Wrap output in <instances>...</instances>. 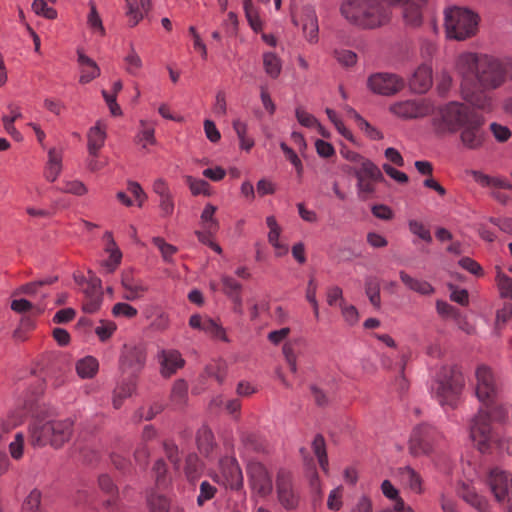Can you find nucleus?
<instances>
[{
	"label": "nucleus",
	"instance_id": "40",
	"mask_svg": "<svg viewBox=\"0 0 512 512\" xmlns=\"http://www.w3.org/2000/svg\"><path fill=\"white\" fill-rule=\"evenodd\" d=\"M125 62V70L128 74L137 76L139 75L142 67L143 62L141 57L136 52L134 45L130 44V50L129 53L124 57Z\"/></svg>",
	"mask_w": 512,
	"mask_h": 512
},
{
	"label": "nucleus",
	"instance_id": "58",
	"mask_svg": "<svg viewBox=\"0 0 512 512\" xmlns=\"http://www.w3.org/2000/svg\"><path fill=\"white\" fill-rule=\"evenodd\" d=\"M356 122L359 128L364 131L366 136L371 140H381L383 139V133L379 131L377 128L373 127L366 119H364L361 115H355Z\"/></svg>",
	"mask_w": 512,
	"mask_h": 512
},
{
	"label": "nucleus",
	"instance_id": "64",
	"mask_svg": "<svg viewBox=\"0 0 512 512\" xmlns=\"http://www.w3.org/2000/svg\"><path fill=\"white\" fill-rule=\"evenodd\" d=\"M90 12L88 14V25L90 28L97 30L101 35L105 34V29L102 24V20L100 18L99 13L97 12L96 5L94 2H90Z\"/></svg>",
	"mask_w": 512,
	"mask_h": 512
},
{
	"label": "nucleus",
	"instance_id": "19",
	"mask_svg": "<svg viewBox=\"0 0 512 512\" xmlns=\"http://www.w3.org/2000/svg\"><path fill=\"white\" fill-rule=\"evenodd\" d=\"M292 21L296 26L301 25L303 34L310 43L318 42V18L312 7H303L299 19L293 17Z\"/></svg>",
	"mask_w": 512,
	"mask_h": 512
},
{
	"label": "nucleus",
	"instance_id": "3",
	"mask_svg": "<svg viewBox=\"0 0 512 512\" xmlns=\"http://www.w3.org/2000/svg\"><path fill=\"white\" fill-rule=\"evenodd\" d=\"M340 11L350 24L361 29H376L391 19V11L382 0H345Z\"/></svg>",
	"mask_w": 512,
	"mask_h": 512
},
{
	"label": "nucleus",
	"instance_id": "48",
	"mask_svg": "<svg viewBox=\"0 0 512 512\" xmlns=\"http://www.w3.org/2000/svg\"><path fill=\"white\" fill-rule=\"evenodd\" d=\"M152 243L161 252L162 258L165 262L171 263L173 256L178 252V248L172 244H169L162 237H153Z\"/></svg>",
	"mask_w": 512,
	"mask_h": 512
},
{
	"label": "nucleus",
	"instance_id": "12",
	"mask_svg": "<svg viewBox=\"0 0 512 512\" xmlns=\"http://www.w3.org/2000/svg\"><path fill=\"white\" fill-rule=\"evenodd\" d=\"M146 363V351L143 345L125 344L119 358L120 370L123 374L136 375Z\"/></svg>",
	"mask_w": 512,
	"mask_h": 512
},
{
	"label": "nucleus",
	"instance_id": "24",
	"mask_svg": "<svg viewBox=\"0 0 512 512\" xmlns=\"http://www.w3.org/2000/svg\"><path fill=\"white\" fill-rule=\"evenodd\" d=\"M161 374L169 377L184 365V359L176 350H162L159 354Z\"/></svg>",
	"mask_w": 512,
	"mask_h": 512
},
{
	"label": "nucleus",
	"instance_id": "25",
	"mask_svg": "<svg viewBox=\"0 0 512 512\" xmlns=\"http://www.w3.org/2000/svg\"><path fill=\"white\" fill-rule=\"evenodd\" d=\"M107 138L105 126L99 122L91 127L87 133V149L90 156H99L100 150L105 144Z\"/></svg>",
	"mask_w": 512,
	"mask_h": 512
},
{
	"label": "nucleus",
	"instance_id": "53",
	"mask_svg": "<svg viewBox=\"0 0 512 512\" xmlns=\"http://www.w3.org/2000/svg\"><path fill=\"white\" fill-rule=\"evenodd\" d=\"M473 179L483 187H495L502 188L505 182V179L500 177H491L487 174H484L481 171H472Z\"/></svg>",
	"mask_w": 512,
	"mask_h": 512
},
{
	"label": "nucleus",
	"instance_id": "32",
	"mask_svg": "<svg viewBox=\"0 0 512 512\" xmlns=\"http://www.w3.org/2000/svg\"><path fill=\"white\" fill-rule=\"evenodd\" d=\"M263 68L267 76L277 79L282 72V60L274 52L263 53Z\"/></svg>",
	"mask_w": 512,
	"mask_h": 512
},
{
	"label": "nucleus",
	"instance_id": "51",
	"mask_svg": "<svg viewBox=\"0 0 512 512\" xmlns=\"http://www.w3.org/2000/svg\"><path fill=\"white\" fill-rule=\"evenodd\" d=\"M326 114L329 118V120L335 125L336 129L338 130V132L345 138L347 139L348 141L350 142H355V139H354V135L352 133L351 130H349L344 122L338 117L337 113L331 109V108H326Z\"/></svg>",
	"mask_w": 512,
	"mask_h": 512
},
{
	"label": "nucleus",
	"instance_id": "22",
	"mask_svg": "<svg viewBox=\"0 0 512 512\" xmlns=\"http://www.w3.org/2000/svg\"><path fill=\"white\" fill-rule=\"evenodd\" d=\"M432 69L428 65H420L409 80L410 88L418 94L426 93L432 86Z\"/></svg>",
	"mask_w": 512,
	"mask_h": 512
},
{
	"label": "nucleus",
	"instance_id": "16",
	"mask_svg": "<svg viewBox=\"0 0 512 512\" xmlns=\"http://www.w3.org/2000/svg\"><path fill=\"white\" fill-rule=\"evenodd\" d=\"M434 434L435 429L429 425L422 424L415 427L409 441L410 453L414 456L430 453Z\"/></svg>",
	"mask_w": 512,
	"mask_h": 512
},
{
	"label": "nucleus",
	"instance_id": "20",
	"mask_svg": "<svg viewBox=\"0 0 512 512\" xmlns=\"http://www.w3.org/2000/svg\"><path fill=\"white\" fill-rule=\"evenodd\" d=\"M457 491L458 495L478 512H491L492 506L489 500L479 494L473 485L462 482Z\"/></svg>",
	"mask_w": 512,
	"mask_h": 512
},
{
	"label": "nucleus",
	"instance_id": "33",
	"mask_svg": "<svg viewBox=\"0 0 512 512\" xmlns=\"http://www.w3.org/2000/svg\"><path fill=\"white\" fill-rule=\"evenodd\" d=\"M126 16L128 18V25L135 27L147 14L150 9H145L140 0H126Z\"/></svg>",
	"mask_w": 512,
	"mask_h": 512
},
{
	"label": "nucleus",
	"instance_id": "29",
	"mask_svg": "<svg viewBox=\"0 0 512 512\" xmlns=\"http://www.w3.org/2000/svg\"><path fill=\"white\" fill-rule=\"evenodd\" d=\"M75 370L81 379H92L99 370V362L93 356H85L75 363Z\"/></svg>",
	"mask_w": 512,
	"mask_h": 512
},
{
	"label": "nucleus",
	"instance_id": "7",
	"mask_svg": "<svg viewBox=\"0 0 512 512\" xmlns=\"http://www.w3.org/2000/svg\"><path fill=\"white\" fill-rule=\"evenodd\" d=\"M490 419V414L480 409L470 424V438L482 453L488 452L491 445L496 442V436L491 428Z\"/></svg>",
	"mask_w": 512,
	"mask_h": 512
},
{
	"label": "nucleus",
	"instance_id": "57",
	"mask_svg": "<svg viewBox=\"0 0 512 512\" xmlns=\"http://www.w3.org/2000/svg\"><path fill=\"white\" fill-rule=\"evenodd\" d=\"M197 444L199 449L208 454L213 446V434L207 427H202L197 432Z\"/></svg>",
	"mask_w": 512,
	"mask_h": 512
},
{
	"label": "nucleus",
	"instance_id": "38",
	"mask_svg": "<svg viewBox=\"0 0 512 512\" xmlns=\"http://www.w3.org/2000/svg\"><path fill=\"white\" fill-rule=\"evenodd\" d=\"M203 470V464L195 453H190L185 459L184 472L187 480L192 482L197 479Z\"/></svg>",
	"mask_w": 512,
	"mask_h": 512
},
{
	"label": "nucleus",
	"instance_id": "61",
	"mask_svg": "<svg viewBox=\"0 0 512 512\" xmlns=\"http://www.w3.org/2000/svg\"><path fill=\"white\" fill-rule=\"evenodd\" d=\"M242 442L245 446L253 451H262L264 444L259 435L252 432H243L241 435Z\"/></svg>",
	"mask_w": 512,
	"mask_h": 512
},
{
	"label": "nucleus",
	"instance_id": "54",
	"mask_svg": "<svg viewBox=\"0 0 512 512\" xmlns=\"http://www.w3.org/2000/svg\"><path fill=\"white\" fill-rule=\"evenodd\" d=\"M186 183L188 184L192 195H206L209 196L210 192V184L203 179H196L192 176H186Z\"/></svg>",
	"mask_w": 512,
	"mask_h": 512
},
{
	"label": "nucleus",
	"instance_id": "63",
	"mask_svg": "<svg viewBox=\"0 0 512 512\" xmlns=\"http://www.w3.org/2000/svg\"><path fill=\"white\" fill-rule=\"evenodd\" d=\"M334 56L344 67H352L357 63V54L351 50H335Z\"/></svg>",
	"mask_w": 512,
	"mask_h": 512
},
{
	"label": "nucleus",
	"instance_id": "62",
	"mask_svg": "<svg viewBox=\"0 0 512 512\" xmlns=\"http://www.w3.org/2000/svg\"><path fill=\"white\" fill-rule=\"evenodd\" d=\"M117 393L130 397L136 390V375L129 374L128 378H123L115 388Z\"/></svg>",
	"mask_w": 512,
	"mask_h": 512
},
{
	"label": "nucleus",
	"instance_id": "44",
	"mask_svg": "<svg viewBox=\"0 0 512 512\" xmlns=\"http://www.w3.org/2000/svg\"><path fill=\"white\" fill-rule=\"evenodd\" d=\"M365 292L371 304L379 308L381 304L380 282L376 277H368L365 280Z\"/></svg>",
	"mask_w": 512,
	"mask_h": 512
},
{
	"label": "nucleus",
	"instance_id": "26",
	"mask_svg": "<svg viewBox=\"0 0 512 512\" xmlns=\"http://www.w3.org/2000/svg\"><path fill=\"white\" fill-rule=\"evenodd\" d=\"M10 309L17 314L30 313L31 316L39 317L45 308L41 303H35L28 298L11 297Z\"/></svg>",
	"mask_w": 512,
	"mask_h": 512
},
{
	"label": "nucleus",
	"instance_id": "43",
	"mask_svg": "<svg viewBox=\"0 0 512 512\" xmlns=\"http://www.w3.org/2000/svg\"><path fill=\"white\" fill-rule=\"evenodd\" d=\"M99 488L109 496V499L106 501L108 506L115 504L116 498L118 495V489L114 484L113 480L108 474H102L98 478Z\"/></svg>",
	"mask_w": 512,
	"mask_h": 512
},
{
	"label": "nucleus",
	"instance_id": "31",
	"mask_svg": "<svg viewBox=\"0 0 512 512\" xmlns=\"http://www.w3.org/2000/svg\"><path fill=\"white\" fill-rule=\"evenodd\" d=\"M190 326L195 330L203 331L208 336L227 341L225 329L219 324V322H189Z\"/></svg>",
	"mask_w": 512,
	"mask_h": 512
},
{
	"label": "nucleus",
	"instance_id": "5",
	"mask_svg": "<svg viewBox=\"0 0 512 512\" xmlns=\"http://www.w3.org/2000/svg\"><path fill=\"white\" fill-rule=\"evenodd\" d=\"M465 385L466 380L459 366H444L437 373L431 385V393L442 407L455 409Z\"/></svg>",
	"mask_w": 512,
	"mask_h": 512
},
{
	"label": "nucleus",
	"instance_id": "47",
	"mask_svg": "<svg viewBox=\"0 0 512 512\" xmlns=\"http://www.w3.org/2000/svg\"><path fill=\"white\" fill-rule=\"evenodd\" d=\"M233 128L239 138L241 149L250 151L255 143L252 138L247 137V124L237 119L233 121Z\"/></svg>",
	"mask_w": 512,
	"mask_h": 512
},
{
	"label": "nucleus",
	"instance_id": "37",
	"mask_svg": "<svg viewBox=\"0 0 512 512\" xmlns=\"http://www.w3.org/2000/svg\"><path fill=\"white\" fill-rule=\"evenodd\" d=\"M105 236H107L109 238L110 245L113 248L107 249L110 252V256H109L108 260H106L102 263V266L106 269L107 273H113L121 263L122 252L120 251L119 248L116 247V243L112 237L111 232H106Z\"/></svg>",
	"mask_w": 512,
	"mask_h": 512
},
{
	"label": "nucleus",
	"instance_id": "45",
	"mask_svg": "<svg viewBox=\"0 0 512 512\" xmlns=\"http://www.w3.org/2000/svg\"><path fill=\"white\" fill-rule=\"evenodd\" d=\"M188 398V384L183 379H178L173 384L171 390V401L175 405L182 406L186 403Z\"/></svg>",
	"mask_w": 512,
	"mask_h": 512
},
{
	"label": "nucleus",
	"instance_id": "14",
	"mask_svg": "<svg viewBox=\"0 0 512 512\" xmlns=\"http://www.w3.org/2000/svg\"><path fill=\"white\" fill-rule=\"evenodd\" d=\"M487 484L498 502L512 498V477L499 468H493L488 475Z\"/></svg>",
	"mask_w": 512,
	"mask_h": 512
},
{
	"label": "nucleus",
	"instance_id": "42",
	"mask_svg": "<svg viewBox=\"0 0 512 512\" xmlns=\"http://www.w3.org/2000/svg\"><path fill=\"white\" fill-rule=\"evenodd\" d=\"M402 480L415 493L422 492V479L420 475L411 467L406 466L400 470Z\"/></svg>",
	"mask_w": 512,
	"mask_h": 512
},
{
	"label": "nucleus",
	"instance_id": "23",
	"mask_svg": "<svg viewBox=\"0 0 512 512\" xmlns=\"http://www.w3.org/2000/svg\"><path fill=\"white\" fill-rule=\"evenodd\" d=\"M425 107L415 100H406L393 104L390 111L403 119H414L425 115Z\"/></svg>",
	"mask_w": 512,
	"mask_h": 512
},
{
	"label": "nucleus",
	"instance_id": "13",
	"mask_svg": "<svg viewBox=\"0 0 512 512\" xmlns=\"http://www.w3.org/2000/svg\"><path fill=\"white\" fill-rule=\"evenodd\" d=\"M247 474L252 490L265 497L272 492L273 482L267 468L258 461H251L247 465Z\"/></svg>",
	"mask_w": 512,
	"mask_h": 512
},
{
	"label": "nucleus",
	"instance_id": "52",
	"mask_svg": "<svg viewBox=\"0 0 512 512\" xmlns=\"http://www.w3.org/2000/svg\"><path fill=\"white\" fill-rule=\"evenodd\" d=\"M22 512H44L41 508V492L33 489L24 500Z\"/></svg>",
	"mask_w": 512,
	"mask_h": 512
},
{
	"label": "nucleus",
	"instance_id": "41",
	"mask_svg": "<svg viewBox=\"0 0 512 512\" xmlns=\"http://www.w3.org/2000/svg\"><path fill=\"white\" fill-rule=\"evenodd\" d=\"M22 422V416L10 414L0 416V444L7 439L8 434Z\"/></svg>",
	"mask_w": 512,
	"mask_h": 512
},
{
	"label": "nucleus",
	"instance_id": "1",
	"mask_svg": "<svg viewBox=\"0 0 512 512\" xmlns=\"http://www.w3.org/2000/svg\"><path fill=\"white\" fill-rule=\"evenodd\" d=\"M485 124L486 119L481 112L457 101L438 107L431 117V127L436 136L459 133L461 145L472 151L482 149L488 140Z\"/></svg>",
	"mask_w": 512,
	"mask_h": 512
},
{
	"label": "nucleus",
	"instance_id": "60",
	"mask_svg": "<svg viewBox=\"0 0 512 512\" xmlns=\"http://www.w3.org/2000/svg\"><path fill=\"white\" fill-rule=\"evenodd\" d=\"M163 410V405L159 403H154L149 408L141 407L139 408L134 415V418L136 421L141 420H151L153 419L157 414H159Z\"/></svg>",
	"mask_w": 512,
	"mask_h": 512
},
{
	"label": "nucleus",
	"instance_id": "35",
	"mask_svg": "<svg viewBox=\"0 0 512 512\" xmlns=\"http://www.w3.org/2000/svg\"><path fill=\"white\" fill-rule=\"evenodd\" d=\"M222 291L233 300L235 304H241L242 285L231 276H222Z\"/></svg>",
	"mask_w": 512,
	"mask_h": 512
},
{
	"label": "nucleus",
	"instance_id": "30",
	"mask_svg": "<svg viewBox=\"0 0 512 512\" xmlns=\"http://www.w3.org/2000/svg\"><path fill=\"white\" fill-rule=\"evenodd\" d=\"M401 281L412 291L417 292L421 295H431L434 293L435 289L433 286L425 281L419 280L411 277L405 271H400L399 273Z\"/></svg>",
	"mask_w": 512,
	"mask_h": 512
},
{
	"label": "nucleus",
	"instance_id": "15",
	"mask_svg": "<svg viewBox=\"0 0 512 512\" xmlns=\"http://www.w3.org/2000/svg\"><path fill=\"white\" fill-rule=\"evenodd\" d=\"M434 434L435 429L429 425L422 424L415 427L409 441L410 453L414 456L430 453Z\"/></svg>",
	"mask_w": 512,
	"mask_h": 512
},
{
	"label": "nucleus",
	"instance_id": "6",
	"mask_svg": "<svg viewBox=\"0 0 512 512\" xmlns=\"http://www.w3.org/2000/svg\"><path fill=\"white\" fill-rule=\"evenodd\" d=\"M444 27L449 39L463 41L473 37L479 24V16L467 8L450 7L444 12Z\"/></svg>",
	"mask_w": 512,
	"mask_h": 512
},
{
	"label": "nucleus",
	"instance_id": "18",
	"mask_svg": "<svg viewBox=\"0 0 512 512\" xmlns=\"http://www.w3.org/2000/svg\"><path fill=\"white\" fill-rule=\"evenodd\" d=\"M427 0H402V17L404 25L410 29L419 28L423 23V8Z\"/></svg>",
	"mask_w": 512,
	"mask_h": 512
},
{
	"label": "nucleus",
	"instance_id": "4",
	"mask_svg": "<svg viewBox=\"0 0 512 512\" xmlns=\"http://www.w3.org/2000/svg\"><path fill=\"white\" fill-rule=\"evenodd\" d=\"M74 420L35 419L29 427V440L34 447L50 445L56 449L67 443L73 434Z\"/></svg>",
	"mask_w": 512,
	"mask_h": 512
},
{
	"label": "nucleus",
	"instance_id": "49",
	"mask_svg": "<svg viewBox=\"0 0 512 512\" xmlns=\"http://www.w3.org/2000/svg\"><path fill=\"white\" fill-rule=\"evenodd\" d=\"M148 505L150 512H169L170 509L169 499L157 493H151L148 496Z\"/></svg>",
	"mask_w": 512,
	"mask_h": 512
},
{
	"label": "nucleus",
	"instance_id": "36",
	"mask_svg": "<svg viewBox=\"0 0 512 512\" xmlns=\"http://www.w3.org/2000/svg\"><path fill=\"white\" fill-rule=\"evenodd\" d=\"M10 111V115H5L2 118L4 129L7 133H9L14 138L18 139L20 133L14 126V122L22 117V113L20 111V107L14 103H10L7 106Z\"/></svg>",
	"mask_w": 512,
	"mask_h": 512
},
{
	"label": "nucleus",
	"instance_id": "27",
	"mask_svg": "<svg viewBox=\"0 0 512 512\" xmlns=\"http://www.w3.org/2000/svg\"><path fill=\"white\" fill-rule=\"evenodd\" d=\"M78 62L81 65V75L79 78V82L82 84H87L100 76V68L97 63L86 56L82 51L78 50Z\"/></svg>",
	"mask_w": 512,
	"mask_h": 512
},
{
	"label": "nucleus",
	"instance_id": "34",
	"mask_svg": "<svg viewBox=\"0 0 512 512\" xmlns=\"http://www.w3.org/2000/svg\"><path fill=\"white\" fill-rule=\"evenodd\" d=\"M152 475L158 488H166L171 482L168 467L163 459H157L152 467Z\"/></svg>",
	"mask_w": 512,
	"mask_h": 512
},
{
	"label": "nucleus",
	"instance_id": "28",
	"mask_svg": "<svg viewBox=\"0 0 512 512\" xmlns=\"http://www.w3.org/2000/svg\"><path fill=\"white\" fill-rule=\"evenodd\" d=\"M121 284L127 291L125 298L128 300H134L147 291L145 286L134 279L132 270L122 272Z\"/></svg>",
	"mask_w": 512,
	"mask_h": 512
},
{
	"label": "nucleus",
	"instance_id": "46",
	"mask_svg": "<svg viewBox=\"0 0 512 512\" xmlns=\"http://www.w3.org/2000/svg\"><path fill=\"white\" fill-rule=\"evenodd\" d=\"M312 448L315 453V455L318 458V462L320 467L324 472H327L328 470V457L326 453V446H325V440L322 435L318 434L315 436Z\"/></svg>",
	"mask_w": 512,
	"mask_h": 512
},
{
	"label": "nucleus",
	"instance_id": "59",
	"mask_svg": "<svg viewBox=\"0 0 512 512\" xmlns=\"http://www.w3.org/2000/svg\"><path fill=\"white\" fill-rule=\"evenodd\" d=\"M32 10L46 19L53 20L57 17V11L48 6L47 0H34L32 3Z\"/></svg>",
	"mask_w": 512,
	"mask_h": 512
},
{
	"label": "nucleus",
	"instance_id": "55",
	"mask_svg": "<svg viewBox=\"0 0 512 512\" xmlns=\"http://www.w3.org/2000/svg\"><path fill=\"white\" fill-rule=\"evenodd\" d=\"M217 488L210 484L208 481H202L199 486V494L197 496V505L199 507L204 506L207 501H210L215 497Z\"/></svg>",
	"mask_w": 512,
	"mask_h": 512
},
{
	"label": "nucleus",
	"instance_id": "8",
	"mask_svg": "<svg viewBox=\"0 0 512 512\" xmlns=\"http://www.w3.org/2000/svg\"><path fill=\"white\" fill-rule=\"evenodd\" d=\"M475 395L486 406L494 404L500 393L498 382L492 370L486 365H479L475 371Z\"/></svg>",
	"mask_w": 512,
	"mask_h": 512
},
{
	"label": "nucleus",
	"instance_id": "2",
	"mask_svg": "<svg viewBox=\"0 0 512 512\" xmlns=\"http://www.w3.org/2000/svg\"><path fill=\"white\" fill-rule=\"evenodd\" d=\"M456 68L463 82L476 80L484 90H494L505 83L503 63L493 56L463 53L457 59Z\"/></svg>",
	"mask_w": 512,
	"mask_h": 512
},
{
	"label": "nucleus",
	"instance_id": "21",
	"mask_svg": "<svg viewBox=\"0 0 512 512\" xmlns=\"http://www.w3.org/2000/svg\"><path fill=\"white\" fill-rule=\"evenodd\" d=\"M57 281L58 276H50L42 280L31 281L22 284L11 292L10 297H19L25 295L30 300L36 299L37 297L45 298L47 294L42 291V288L44 286L52 285Z\"/></svg>",
	"mask_w": 512,
	"mask_h": 512
},
{
	"label": "nucleus",
	"instance_id": "11",
	"mask_svg": "<svg viewBox=\"0 0 512 512\" xmlns=\"http://www.w3.org/2000/svg\"><path fill=\"white\" fill-rule=\"evenodd\" d=\"M367 85L375 94L392 96L404 88L405 82L397 74L382 72L369 76Z\"/></svg>",
	"mask_w": 512,
	"mask_h": 512
},
{
	"label": "nucleus",
	"instance_id": "17",
	"mask_svg": "<svg viewBox=\"0 0 512 512\" xmlns=\"http://www.w3.org/2000/svg\"><path fill=\"white\" fill-rule=\"evenodd\" d=\"M276 488L279 502L286 509H294L298 505V495L295 492L291 475L285 470H280L277 474Z\"/></svg>",
	"mask_w": 512,
	"mask_h": 512
},
{
	"label": "nucleus",
	"instance_id": "39",
	"mask_svg": "<svg viewBox=\"0 0 512 512\" xmlns=\"http://www.w3.org/2000/svg\"><path fill=\"white\" fill-rule=\"evenodd\" d=\"M217 207L211 203L206 204L204 207L200 219L201 224L205 230H209L210 232H218L219 230V222L214 217Z\"/></svg>",
	"mask_w": 512,
	"mask_h": 512
},
{
	"label": "nucleus",
	"instance_id": "9",
	"mask_svg": "<svg viewBox=\"0 0 512 512\" xmlns=\"http://www.w3.org/2000/svg\"><path fill=\"white\" fill-rule=\"evenodd\" d=\"M353 175L357 179L358 194L362 199H366L365 194H372L375 192L373 182L384 181V176L379 167L371 160H364L358 169H353Z\"/></svg>",
	"mask_w": 512,
	"mask_h": 512
},
{
	"label": "nucleus",
	"instance_id": "50",
	"mask_svg": "<svg viewBox=\"0 0 512 512\" xmlns=\"http://www.w3.org/2000/svg\"><path fill=\"white\" fill-rule=\"evenodd\" d=\"M163 449L167 459L173 465L175 472H179L181 467V455L178 446L173 442L164 441Z\"/></svg>",
	"mask_w": 512,
	"mask_h": 512
},
{
	"label": "nucleus",
	"instance_id": "10",
	"mask_svg": "<svg viewBox=\"0 0 512 512\" xmlns=\"http://www.w3.org/2000/svg\"><path fill=\"white\" fill-rule=\"evenodd\" d=\"M214 481L223 486L238 490L243 486V474L237 460L226 456L219 461V472L213 475Z\"/></svg>",
	"mask_w": 512,
	"mask_h": 512
},
{
	"label": "nucleus",
	"instance_id": "56",
	"mask_svg": "<svg viewBox=\"0 0 512 512\" xmlns=\"http://www.w3.org/2000/svg\"><path fill=\"white\" fill-rule=\"evenodd\" d=\"M408 227L412 234L416 235L428 244L432 243L433 239L431 232L422 222L418 220H409Z\"/></svg>",
	"mask_w": 512,
	"mask_h": 512
}]
</instances>
